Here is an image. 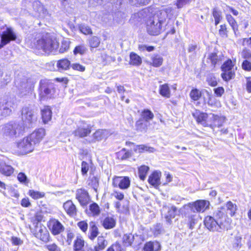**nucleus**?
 <instances>
[{"label": "nucleus", "mask_w": 251, "mask_h": 251, "mask_svg": "<svg viewBox=\"0 0 251 251\" xmlns=\"http://www.w3.org/2000/svg\"><path fill=\"white\" fill-rule=\"evenodd\" d=\"M146 28L148 33L151 35H157L160 32L163 25L166 21L167 11L162 10L154 14L147 15Z\"/></svg>", "instance_id": "obj_1"}, {"label": "nucleus", "mask_w": 251, "mask_h": 251, "mask_svg": "<svg viewBox=\"0 0 251 251\" xmlns=\"http://www.w3.org/2000/svg\"><path fill=\"white\" fill-rule=\"evenodd\" d=\"M232 220L230 218L225 219L224 222L217 221L214 217L207 216L204 223L206 228L210 231L220 232L222 230H228L230 227Z\"/></svg>", "instance_id": "obj_2"}, {"label": "nucleus", "mask_w": 251, "mask_h": 251, "mask_svg": "<svg viewBox=\"0 0 251 251\" xmlns=\"http://www.w3.org/2000/svg\"><path fill=\"white\" fill-rule=\"evenodd\" d=\"M210 202L206 200H197L195 202H189L187 204H185L180 208L178 212L180 214H183L185 213V210L190 209L194 213L203 212L209 208Z\"/></svg>", "instance_id": "obj_3"}, {"label": "nucleus", "mask_w": 251, "mask_h": 251, "mask_svg": "<svg viewBox=\"0 0 251 251\" xmlns=\"http://www.w3.org/2000/svg\"><path fill=\"white\" fill-rule=\"evenodd\" d=\"M58 47V43L53 40L46 34L40 39L36 41V48L39 50H42L45 52L50 53L55 50Z\"/></svg>", "instance_id": "obj_4"}, {"label": "nucleus", "mask_w": 251, "mask_h": 251, "mask_svg": "<svg viewBox=\"0 0 251 251\" xmlns=\"http://www.w3.org/2000/svg\"><path fill=\"white\" fill-rule=\"evenodd\" d=\"M38 91L40 100H44L50 98L55 92L54 84L50 80L41 79L39 83Z\"/></svg>", "instance_id": "obj_5"}, {"label": "nucleus", "mask_w": 251, "mask_h": 251, "mask_svg": "<svg viewBox=\"0 0 251 251\" xmlns=\"http://www.w3.org/2000/svg\"><path fill=\"white\" fill-rule=\"evenodd\" d=\"M0 31V49L17 39V35L13 28L6 25L3 26Z\"/></svg>", "instance_id": "obj_6"}, {"label": "nucleus", "mask_w": 251, "mask_h": 251, "mask_svg": "<svg viewBox=\"0 0 251 251\" xmlns=\"http://www.w3.org/2000/svg\"><path fill=\"white\" fill-rule=\"evenodd\" d=\"M22 118L25 126L29 127L37 121V115L34 109L30 106H26L22 110Z\"/></svg>", "instance_id": "obj_7"}, {"label": "nucleus", "mask_w": 251, "mask_h": 251, "mask_svg": "<svg viewBox=\"0 0 251 251\" xmlns=\"http://www.w3.org/2000/svg\"><path fill=\"white\" fill-rule=\"evenodd\" d=\"M24 127L19 124H7L2 126L1 133L6 136L13 137L20 134L23 131Z\"/></svg>", "instance_id": "obj_8"}, {"label": "nucleus", "mask_w": 251, "mask_h": 251, "mask_svg": "<svg viewBox=\"0 0 251 251\" xmlns=\"http://www.w3.org/2000/svg\"><path fill=\"white\" fill-rule=\"evenodd\" d=\"M15 100L11 98H7L3 100L0 102V114L3 116H7L9 115L12 109L15 104Z\"/></svg>", "instance_id": "obj_9"}, {"label": "nucleus", "mask_w": 251, "mask_h": 251, "mask_svg": "<svg viewBox=\"0 0 251 251\" xmlns=\"http://www.w3.org/2000/svg\"><path fill=\"white\" fill-rule=\"evenodd\" d=\"M35 146L28 136L17 143V147L19 151L25 154L32 151Z\"/></svg>", "instance_id": "obj_10"}, {"label": "nucleus", "mask_w": 251, "mask_h": 251, "mask_svg": "<svg viewBox=\"0 0 251 251\" xmlns=\"http://www.w3.org/2000/svg\"><path fill=\"white\" fill-rule=\"evenodd\" d=\"M15 83L21 89H25V94H26V93H31L33 91L36 82L31 79H27L25 78H23L21 80L19 78H17Z\"/></svg>", "instance_id": "obj_11"}, {"label": "nucleus", "mask_w": 251, "mask_h": 251, "mask_svg": "<svg viewBox=\"0 0 251 251\" xmlns=\"http://www.w3.org/2000/svg\"><path fill=\"white\" fill-rule=\"evenodd\" d=\"M130 180L127 176H114L112 179V185L121 189H127L130 186Z\"/></svg>", "instance_id": "obj_12"}, {"label": "nucleus", "mask_w": 251, "mask_h": 251, "mask_svg": "<svg viewBox=\"0 0 251 251\" xmlns=\"http://www.w3.org/2000/svg\"><path fill=\"white\" fill-rule=\"evenodd\" d=\"M75 198L82 206L86 205L90 201V197L88 192L83 188L76 190Z\"/></svg>", "instance_id": "obj_13"}, {"label": "nucleus", "mask_w": 251, "mask_h": 251, "mask_svg": "<svg viewBox=\"0 0 251 251\" xmlns=\"http://www.w3.org/2000/svg\"><path fill=\"white\" fill-rule=\"evenodd\" d=\"M48 226L53 235H58L64 230V226L58 220L53 219L50 220Z\"/></svg>", "instance_id": "obj_14"}, {"label": "nucleus", "mask_w": 251, "mask_h": 251, "mask_svg": "<svg viewBox=\"0 0 251 251\" xmlns=\"http://www.w3.org/2000/svg\"><path fill=\"white\" fill-rule=\"evenodd\" d=\"M209 123L208 126L213 128L221 126L225 122V118L219 116L212 113L209 114Z\"/></svg>", "instance_id": "obj_15"}, {"label": "nucleus", "mask_w": 251, "mask_h": 251, "mask_svg": "<svg viewBox=\"0 0 251 251\" xmlns=\"http://www.w3.org/2000/svg\"><path fill=\"white\" fill-rule=\"evenodd\" d=\"M45 135V130L44 128H40L35 130L28 137L35 145L38 144Z\"/></svg>", "instance_id": "obj_16"}, {"label": "nucleus", "mask_w": 251, "mask_h": 251, "mask_svg": "<svg viewBox=\"0 0 251 251\" xmlns=\"http://www.w3.org/2000/svg\"><path fill=\"white\" fill-rule=\"evenodd\" d=\"M161 173L160 172L154 171L148 178L149 183L154 187H158L161 183L160 177Z\"/></svg>", "instance_id": "obj_17"}, {"label": "nucleus", "mask_w": 251, "mask_h": 251, "mask_svg": "<svg viewBox=\"0 0 251 251\" xmlns=\"http://www.w3.org/2000/svg\"><path fill=\"white\" fill-rule=\"evenodd\" d=\"M63 207L67 213L70 216L74 217L76 214V208L72 201H68L63 204Z\"/></svg>", "instance_id": "obj_18"}, {"label": "nucleus", "mask_w": 251, "mask_h": 251, "mask_svg": "<svg viewBox=\"0 0 251 251\" xmlns=\"http://www.w3.org/2000/svg\"><path fill=\"white\" fill-rule=\"evenodd\" d=\"M197 121L204 126H208L209 123V114L205 113H200L199 114L196 113L193 115Z\"/></svg>", "instance_id": "obj_19"}, {"label": "nucleus", "mask_w": 251, "mask_h": 251, "mask_svg": "<svg viewBox=\"0 0 251 251\" xmlns=\"http://www.w3.org/2000/svg\"><path fill=\"white\" fill-rule=\"evenodd\" d=\"M71 65L70 61L67 59H62L57 61L56 63V67L57 71L62 72L69 69Z\"/></svg>", "instance_id": "obj_20"}, {"label": "nucleus", "mask_w": 251, "mask_h": 251, "mask_svg": "<svg viewBox=\"0 0 251 251\" xmlns=\"http://www.w3.org/2000/svg\"><path fill=\"white\" fill-rule=\"evenodd\" d=\"M160 244L157 241L148 242L143 248L144 251H159L160 249Z\"/></svg>", "instance_id": "obj_21"}, {"label": "nucleus", "mask_w": 251, "mask_h": 251, "mask_svg": "<svg viewBox=\"0 0 251 251\" xmlns=\"http://www.w3.org/2000/svg\"><path fill=\"white\" fill-rule=\"evenodd\" d=\"M41 115L44 124H47L50 121L52 117V112L49 106H45L41 110Z\"/></svg>", "instance_id": "obj_22"}, {"label": "nucleus", "mask_w": 251, "mask_h": 251, "mask_svg": "<svg viewBox=\"0 0 251 251\" xmlns=\"http://www.w3.org/2000/svg\"><path fill=\"white\" fill-rule=\"evenodd\" d=\"M91 132V127L89 126L86 127H79L74 132L75 136L79 137H84L87 136Z\"/></svg>", "instance_id": "obj_23"}, {"label": "nucleus", "mask_w": 251, "mask_h": 251, "mask_svg": "<svg viewBox=\"0 0 251 251\" xmlns=\"http://www.w3.org/2000/svg\"><path fill=\"white\" fill-rule=\"evenodd\" d=\"M163 61V57L159 54H154L152 55L151 61L148 63L154 67H159L162 65Z\"/></svg>", "instance_id": "obj_24"}, {"label": "nucleus", "mask_w": 251, "mask_h": 251, "mask_svg": "<svg viewBox=\"0 0 251 251\" xmlns=\"http://www.w3.org/2000/svg\"><path fill=\"white\" fill-rule=\"evenodd\" d=\"M226 209L224 207L218 208L215 211L213 214L214 218L217 221H222L224 222L225 219L228 218L225 213Z\"/></svg>", "instance_id": "obj_25"}, {"label": "nucleus", "mask_w": 251, "mask_h": 251, "mask_svg": "<svg viewBox=\"0 0 251 251\" xmlns=\"http://www.w3.org/2000/svg\"><path fill=\"white\" fill-rule=\"evenodd\" d=\"M177 208L175 206H172L171 207L168 208V212L165 216L166 222L171 224L172 222V219L174 218L176 214Z\"/></svg>", "instance_id": "obj_26"}, {"label": "nucleus", "mask_w": 251, "mask_h": 251, "mask_svg": "<svg viewBox=\"0 0 251 251\" xmlns=\"http://www.w3.org/2000/svg\"><path fill=\"white\" fill-rule=\"evenodd\" d=\"M133 149L135 152L138 153L145 151L153 152L155 150L153 148L145 145H134Z\"/></svg>", "instance_id": "obj_27"}, {"label": "nucleus", "mask_w": 251, "mask_h": 251, "mask_svg": "<svg viewBox=\"0 0 251 251\" xmlns=\"http://www.w3.org/2000/svg\"><path fill=\"white\" fill-rule=\"evenodd\" d=\"M99 234L98 228L96 226L95 222H91L89 224V234L88 237L89 239L93 240Z\"/></svg>", "instance_id": "obj_28"}, {"label": "nucleus", "mask_w": 251, "mask_h": 251, "mask_svg": "<svg viewBox=\"0 0 251 251\" xmlns=\"http://www.w3.org/2000/svg\"><path fill=\"white\" fill-rule=\"evenodd\" d=\"M226 213L228 214L230 216H235L236 211L237 210V206L235 203H233L230 201H227L226 204Z\"/></svg>", "instance_id": "obj_29"}, {"label": "nucleus", "mask_w": 251, "mask_h": 251, "mask_svg": "<svg viewBox=\"0 0 251 251\" xmlns=\"http://www.w3.org/2000/svg\"><path fill=\"white\" fill-rule=\"evenodd\" d=\"M129 57V63L130 65L135 66H139L142 64V58L136 53L132 52L130 53Z\"/></svg>", "instance_id": "obj_30"}, {"label": "nucleus", "mask_w": 251, "mask_h": 251, "mask_svg": "<svg viewBox=\"0 0 251 251\" xmlns=\"http://www.w3.org/2000/svg\"><path fill=\"white\" fill-rule=\"evenodd\" d=\"M102 225L105 229H111L115 226L116 220L112 217L108 216L103 221Z\"/></svg>", "instance_id": "obj_31"}, {"label": "nucleus", "mask_w": 251, "mask_h": 251, "mask_svg": "<svg viewBox=\"0 0 251 251\" xmlns=\"http://www.w3.org/2000/svg\"><path fill=\"white\" fill-rule=\"evenodd\" d=\"M107 241L103 236H99L97 239V244L94 247L95 251H101L107 246Z\"/></svg>", "instance_id": "obj_32"}, {"label": "nucleus", "mask_w": 251, "mask_h": 251, "mask_svg": "<svg viewBox=\"0 0 251 251\" xmlns=\"http://www.w3.org/2000/svg\"><path fill=\"white\" fill-rule=\"evenodd\" d=\"M108 132L107 130L99 129L93 134V138L96 141H100L103 139L106 138Z\"/></svg>", "instance_id": "obj_33"}, {"label": "nucleus", "mask_w": 251, "mask_h": 251, "mask_svg": "<svg viewBox=\"0 0 251 251\" xmlns=\"http://www.w3.org/2000/svg\"><path fill=\"white\" fill-rule=\"evenodd\" d=\"M159 93L161 95L169 98L171 96L170 90L168 84H164L160 86Z\"/></svg>", "instance_id": "obj_34"}, {"label": "nucleus", "mask_w": 251, "mask_h": 251, "mask_svg": "<svg viewBox=\"0 0 251 251\" xmlns=\"http://www.w3.org/2000/svg\"><path fill=\"white\" fill-rule=\"evenodd\" d=\"M13 172V168L11 166L6 165L5 163L0 167V173L6 176H10Z\"/></svg>", "instance_id": "obj_35"}, {"label": "nucleus", "mask_w": 251, "mask_h": 251, "mask_svg": "<svg viewBox=\"0 0 251 251\" xmlns=\"http://www.w3.org/2000/svg\"><path fill=\"white\" fill-rule=\"evenodd\" d=\"M226 19L229 25L232 27L235 36H237L236 31L238 30V25L236 21L230 14H227L226 15Z\"/></svg>", "instance_id": "obj_36"}, {"label": "nucleus", "mask_w": 251, "mask_h": 251, "mask_svg": "<svg viewBox=\"0 0 251 251\" xmlns=\"http://www.w3.org/2000/svg\"><path fill=\"white\" fill-rule=\"evenodd\" d=\"M85 242L82 237L77 236L75 240L74 244V250H82L84 246Z\"/></svg>", "instance_id": "obj_37"}, {"label": "nucleus", "mask_w": 251, "mask_h": 251, "mask_svg": "<svg viewBox=\"0 0 251 251\" xmlns=\"http://www.w3.org/2000/svg\"><path fill=\"white\" fill-rule=\"evenodd\" d=\"M223 72L221 74V76L224 80L227 81L234 77L235 73L233 69Z\"/></svg>", "instance_id": "obj_38"}, {"label": "nucleus", "mask_w": 251, "mask_h": 251, "mask_svg": "<svg viewBox=\"0 0 251 251\" xmlns=\"http://www.w3.org/2000/svg\"><path fill=\"white\" fill-rule=\"evenodd\" d=\"M198 218L199 215L195 213L191 214L188 217V225L190 229H192L194 228V226L197 223Z\"/></svg>", "instance_id": "obj_39"}, {"label": "nucleus", "mask_w": 251, "mask_h": 251, "mask_svg": "<svg viewBox=\"0 0 251 251\" xmlns=\"http://www.w3.org/2000/svg\"><path fill=\"white\" fill-rule=\"evenodd\" d=\"M141 117L146 122L151 120L154 117L153 113L149 109H144L141 113Z\"/></svg>", "instance_id": "obj_40"}, {"label": "nucleus", "mask_w": 251, "mask_h": 251, "mask_svg": "<svg viewBox=\"0 0 251 251\" xmlns=\"http://www.w3.org/2000/svg\"><path fill=\"white\" fill-rule=\"evenodd\" d=\"M134 236L131 233L125 234L123 237V241L125 246H131L133 242Z\"/></svg>", "instance_id": "obj_41"}, {"label": "nucleus", "mask_w": 251, "mask_h": 251, "mask_svg": "<svg viewBox=\"0 0 251 251\" xmlns=\"http://www.w3.org/2000/svg\"><path fill=\"white\" fill-rule=\"evenodd\" d=\"M149 170V167L148 166L143 165L141 166L138 170L139 176L140 178L144 180L146 177L147 174Z\"/></svg>", "instance_id": "obj_42"}, {"label": "nucleus", "mask_w": 251, "mask_h": 251, "mask_svg": "<svg viewBox=\"0 0 251 251\" xmlns=\"http://www.w3.org/2000/svg\"><path fill=\"white\" fill-rule=\"evenodd\" d=\"M100 42V38L97 36H92L89 39V45L91 48H96L98 47Z\"/></svg>", "instance_id": "obj_43"}, {"label": "nucleus", "mask_w": 251, "mask_h": 251, "mask_svg": "<svg viewBox=\"0 0 251 251\" xmlns=\"http://www.w3.org/2000/svg\"><path fill=\"white\" fill-rule=\"evenodd\" d=\"M28 194L34 200L42 198L44 197L45 195L44 192L36 191L33 190H30L28 191Z\"/></svg>", "instance_id": "obj_44"}, {"label": "nucleus", "mask_w": 251, "mask_h": 251, "mask_svg": "<svg viewBox=\"0 0 251 251\" xmlns=\"http://www.w3.org/2000/svg\"><path fill=\"white\" fill-rule=\"evenodd\" d=\"M79 30L85 35L92 34V31L89 26L84 24H81L78 25Z\"/></svg>", "instance_id": "obj_45"}, {"label": "nucleus", "mask_w": 251, "mask_h": 251, "mask_svg": "<svg viewBox=\"0 0 251 251\" xmlns=\"http://www.w3.org/2000/svg\"><path fill=\"white\" fill-rule=\"evenodd\" d=\"M89 210L93 216H98L100 212V207L96 203L90 204Z\"/></svg>", "instance_id": "obj_46"}, {"label": "nucleus", "mask_w": 251, "mask_h": 251, "mask_svg": "<svg viewBox=\"0 0 251 251\" xmlns=\"http://www.w3.org/2000/svg\"><path fill=\"white\" fill-rule=\"evenodd\" d=\"M88 185L97 191L99 186V179L96 176L90 177L88 180Z\"/></svg>", "instance_id": "obj_47"}, {"label": "nucleus", "mask_w": 251, "mask_h": 251, "mask_svg": "<svg viewBox=\"0 0 251 251\" xmlns=\"http://www.w3.org/2000/svg\"><path fill=\"white\" fill-rule=\"evenodd\" d=\"M201 92L197 89H192L190 93V97L193 100H198L201 97Z\"/></svg>", "instance_id": "obj_48"}, {"label": "nucleus", "mask_w": 251, "mask_h": 251, "mask_svg": "<svg viewBox=\"0 0 251 251\" xmlns=\"http://www.w3.org/2000/svg\"><path fill=\"white\" fill-rule=\"evenodd\" d=\"M137 129L141 132L146 131L147 129V124L142 119H140L136 123Z\"/></svg>", "instance_id": "obj_49"}, {"label": "nucleus", "mask_w": 251, "mask_h": 251, "mask_svg": "<svg viewBox=\"0 0 251 251\" xmlns=\"http://www.w3.org/2000/svg\"><path fill=\"white\" fill-rule=\"evenodd\" d=\"M212 15L215 19V24L217 25L222 18L221 12L218 10L216 8H214L213 10Z\"/></svg>", "instance_id": "obj_50"}, {"label": "nucleus", "mask_w": 251, "mask_h": 251, "mask_svg": "<svg viewBox=\"0 0 251 251\" xmlns=\"http://www.w3.org/2000/svg\"><path fill=\"white\" fill-rule=\"evenodd\" d=\"M118 157L122 160L126 159L131 156V153L128 151H126L125 149H122L118 153Z\"/></svg>", "instance_id": "obj_51"}, {"label": "nucleus", "mask_w": 251, "mask_h": 251, "mask_svg": "<svg viewBox=\"0 0 251 251\" xmlns=\"http://www.w3.org/2000/svg\"><path fill=\"white\" fill-rule=\"evenodd\" d=\"M36 237L39 238L42 241L47 242L49 240L50 235L46 229H44L42 233H36Z\"/></svg>", "instance_id": "obj_52"}, {"label": "nucleus", "mask_w": 251, "mask_h": 251, "mask_svg": "<svg viewBox=\"0 0 251 251\" xmlns=\"http://www.w3.org/2000/svg\"><path fill=\"white\" fill-rule=\"evenodd\" d=\"M87 51V48L84 45H81L76 46L74 50V53L75 54H84Z\"/></svg>", "instance_id": "obj_53"}, {"label": "nucleus", "mask_w": 251, "mask_h": 251, "mask_svg": "<svg viewBox=\"0 0 251 251\" xmlns=\"http://www.w3.org/2000/svg\"><path fill=\"white\" fill-rule=\"evenodd\" d=\"M70 47V42L68 40H64L62 41L61 45L59 49V52L63 53L67 51Z\"/></svg>", "instance_id": "obj_54"}, {"label": "nucleus", "mask_w": 251, "mask_h": 251, "mask_svg": "<svg viewBox=\"0 0 251 251\" xmlns=\"http://www.w3.org/2000/svg\"><path fill=\"white\" fill-rule=\"evenodd\" d=\"M241 56L245 60L251 61V51L249 49L244 48L241 52Z\"/></svg>", "instance_id": "obj_55"}, {"label": "nucleus", "mask_w": 251, "mask_h": 251, "mask_svg": "<svg viewBox=\"0 0 251 251\" xmlns=\"http://www.w3.org/2000/svg\"><path fill=\"white\" fill-rule=\"evenodd\" d=\"M191 0H176L175 3V5L178 9L183 7L186 4L190 3Z\"/></svg>", "instance_id": "obj_56"}, {"label": "nucleus", "mask_w": 251, "mask_h": 251, "mask_svg": "<svg viewBox=\"0 0 251 251\" xmlns=\"http://www.w3.org/2000/svg\"><path fill=\"white\" fill-rule=\"evenodd\" d=\"M206 80L208 84L211 86H215L217 84V79L213 75H209Z\"/></svg>", "instance_id": "obj_57"}, {"label": "nucleus", "mask_w": 251, "mask_h": 251, "mask_svg": "<svg viewBox=\"0 0 251 251\" xmlns=\"http://www.w3.org/2000/svg\"><path fill=\"white\" fill-rule=\"evenodd\" d=\"M232 62L231 60H228L222 66L221 68L223 71L232 70L233 68Z\"/></svg>", "instance_id": "obj_58"}, {"label": "nucleus", "mask_w": 251, "mask_h": 251, "mask_svg": "<svg viewBox=\"0 0 251 251\" xmlns=\"http://www.w3.org/2000/svg\"><path fill=\"white\" fill-rule=\"evenodd\" d=\"M208 58L210 60L211 63L213 66H215V65L219 61V57L215 53H211L209 55Z\"/></svg>", "instance_id": "obj_59"}, {"label": "nucleus", "mask_w": 251, "mask_h": 251, "mask_svg": "<svg viewBox=\"0 0 251 251\" xmlns=\"http://www.w3.org/2000/svg\"><path fill=\"white\" fill-rule=\"evenodd\" d=\"M242 68L246 71H251V61L250 60H245L242 64Z\"/></svg>", "instance_id": "obj_60"}, {"label": "nucleus", "mask_w": 251, "mask_h": 251, "mask_svg": "<svg viewBox=\"0 0 251 251\" xmlns=\"http://www.w3.org/2000/svg\"><path fill=\"white\" fill-rule=\"evenodd\" d=\"M74 70L78 71L81 72H83L85 70V66L80 65L79 63H74L71 66Z\"/></svg>", "instance_id": "obj_61"}, {"label": "nucleus", "mask_w": 251, "mask_h": 251, "mask_svg": "<svg viewBox=\"0 0 251 251\" xmlns=\"http://www.w3.org/2000/svg\"><path fill=\"white\" fill-rule=\"evenodd\" d=\"M227 28L226 25H220V28L219 31V34L222 37H227Z\"/></svg>", "instance_id": "obj_62"}, {"label": "nucleus", "mask_w": 251, "mask_h": 251, "mask_svg": "<svg viewBox=\"0 0 251 251\" xmlns=\"http://www.w3.org/2000/svg\"><path fill=\"white\" fill-rule=\"evenodd\" d=\"M106 251H122V247L118 243L114 244L109 247Z\"/></svg>", "instance_id": "obj_63"}, {"label": "nucleus", "mask_w": 251, "mask_h": 251, "mask_svg": "<svg viewBox=\"0 0 251 251\" xmlns=\"http://www.w3.org/2000/svg\"><path fill=\"white\" fill-rule=\"evenodd\" d=\"M46 248L49 251H61L60 248L54 243L46 245Z\"/></svg>", "instance_id": "obj_64"}]
</instances>
